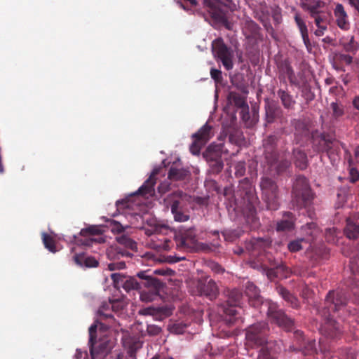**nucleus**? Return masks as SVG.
Listing matches in <instances>:
<instances>
[{
	"instance_id": "obj_24",
	"label": "nucleus",
	"mask_w": 359,
	"mask_h": 359,
	"mask_svg": "<svg viewBox=\"0 0 359 359\" xmlns=\"http://www.w3.org/2000/svg\"><path fill=\"white\" fill-rule=\"evenodd\" d=\"M334 15L335 17L336 24L342 30L347 31L350 29V22L348 16L345 11L344 6L337 3L334 8Z\"/></svg>"
},
{
	"instance_id": "obj_64",
	"label": "nucleus",
	"mask_w": 359,
	"mask_h": 359,
	"mask_svg": "<svg viewBox=\"0 0 359 359\" xmlns=\"http://www.w3.org/2000/svg\"><path fill=\"white\" fill-rule=\"evenodd\" d=\"M355 159L358 163H359V146H358L354 151Z\"/></svg>"
},
{
	"instance_id": "obj_26",
	"label": "nucleus",
	"mask_w": 359,
	"mask_h": 359,
	"mask_svg": "<svg viewBox=\"0 0 359 359\" xmlns=\"http://www.w3.org/2000/svg\"><path fill=\"white\" fill-rule=\"evenodd\" d=\"M211 126L208 124L204 125L197 133L192 135L194 139V147H198V145L204 146L210 139Z\"/></svg>"
},
{
	"instance_id": "obj_46",
	"label": "nucleus",
	"mask_w": 359,
	"mask_h": 359,
	"mask_svg": "<svg viewBox=\"0 0 359 359\" xmlns=\"http://www.w3.org/2000/svg\"><path fill=\"white\" fill-rule=\"evenodd\" d=\"M305 242L304 238L291 241L287 244V249L291 252H297L303 248L302 243Z\"/></svg>"
},
{
	"instance_id": "obj_36",
	"label": "nucleus",
	"mask_w": 359,
	"mask_h": 359,
	"mask_svg": "<svg viewBox=\"0 0 359 359\" xmlns=\"http://www.w3.org/2000/svg\"><path fill=\"white\" fill-rule=\"evenodd\" d=\"M302 229L305 235L310 237V238H307L309 242L314 241L320 234L319 229L314 222L307 223L306 226L302 227Z\"/></svg>"
},
{
	"instance_id": "obj_8",
	"label": "nucleus",
	"mask_w": 359,
	"mask_h": 359,
	"mask_svg": "<svg viewBox=\"0 0 359 359\" xmlns=\"http://www.w3.org/2000/svg\"><path fill=\"white\" fill-rule=\"evenodd\" d=\"M137 276L142 279L143 287L146 288L140 291V299L142 302H152L160 294L164 284L155 277L147 274V271L137 273Z\"/></svg>"
},
{
	"instance_id": "obj_20",
	"label": "nucleus",
	"mask_w": 359,
	"mask_h": 359,
	"mask_svg": "<svg viewBox=\"0 0 359 359\" xmlns=\"http://www.w3.org/2000/svg\"><path fill=\"white\" fill-rule=\"evenodd\" d=\"M292 125L294 128V142L295 144H300L311 135L309 126L306 121L294 119L292 121Z\"/></svg>"
},
{
	"instance_id": "obj_12",
	"label": "nucleus",
	"mask_w": 359,
	"mask_h": 359,
	"mask_svg": "<svg viewBox=\"0 0 359 359\" xmlns=\"http://www.w3.org/2000/svg\"><path fill=\"white\" fill-rule=\"evenodd\" d=\"M203 6L215 22L222 24L229 30L232 29V25L229 21L225 11L220 7L219 1L203 0Z\"/></svg>"
},
{
	"instance_id": "obj_19",
	"label": "nucleus",
	"mask_w": 359,
	"mask_h": 359,
	"mask_svg": "<svg viewBox=\"0 0 359 359\" xmlns=\"http://www.w3.org/2000/svg\"><path fill=\"white\" fill-rule=\"evenodd\" d=\"M324 317L325 318V322L320 328L322 334L332 339L339 337L341 334L339 324L331 318V316H328L327 314Z\"/></svg>"
},
{
	"instance_id": "obj_62",
	"label": "nucleus",
	"mask_w": 359,
	"mask_h": 359,
	"mask_svg": "<svg viewBox=\"0 0 359 359\" xmlns=\"http://www.w3.org/2000/svg\"><path fill=\"white\" fill-rule=\"evenodd\" d=\"M340 90H342L341 87H339L337 86H332L330 88L329 92L331 94H338L340 91Z\"/></svg>"
},
{
	"instance_id": "obj_54",
	"label": "nucleus",
	"mask_w": 359,
	"mask_h": 359,
	"mask_svg": "<svg viewBox=\"0 0 359 359\" xmlns=\"http://www.w3.org/2000/svg\"><path fill=\"white\" fill-rule=\"evenodd\" d=\"M359 180V171L355 168H351L349 170V181L352 183L357 182Z\"/></svg>"
},
{
	"instance_id": "obj_18",
	"label": "nucleus",
	"mask_w": 359,
	"mask_h": 359,
	"mask_svg": "<svg viewBox=\"0 0 359 359\" xmlns=\"http://www.w3.org/2000/svg\"><path fill=\"white\" fill-rule=\"evenodd\" d=\"M111 280L117 284H122L123 289L129 292L130 290H141L143 287V283H142V279L140 282H138L135 278L130 277L126 280L125 277L121 273H115L111 275Z\"/></svg>"
},
{
	"instance_id": "obj_4",
	"label": "nucleus",
	"mask_w": 359,
	"mask_h": 359,
	"mask_svg": "<svg viewBox=\"0 0 359 359\" xmlns=\"http://www.w3.org/2000/svg\"><path fill=\"white\" fill-rule=\"evenodd\" d=\"M313 198L314 194L307 179L302 175L297 176L292 191V205L297 208H307L312 203Z\"/></svg>"
},
{
	"instance_id": "obj_42",
	"label": "nucleus",
	"mask_w": 359,
	"mask_h": 359,
	"mask_svg": "<svg viewBox=\"0 0 359 359\" xmlns=\"http://www.w3.org/2000/svg\"><path fill=\"white\" fill-rule=\"evenodd\" d=\"M116 241L120 245L126 247V248L132 250H137V243L128 236L122 235L118 236L116 238Z\"/></svg>"
},
{
	"instance_id": "obj_27",
	"label": "nucleus",
	"mask_w": 359,
	"mask_h": 359,
	"mask_svg": "<svg viewBox=\"0 0 359 359\" xmlns=\"http://www.w3.org/2000/svg\"><path fill=\"white\" fill-rule=\"evenodd\" d=\"M156 172H152L149 177L144 182V184L138 189L137 194L148 198L154 194V185L156 184Z\"/></svg>"
},
{
	"instance_id": "obj_28",
	"label": "nucleus",
	"mask_w": 359,
	"mask_h": 359,
	"mask_svg": "<svg viewBox=\"0 0 359 359\" xmlns=\"http://www.w3.org/2000/svg\"><path fill=\"white\" fill-rule=\"evenodd\" d=\"M189 175L190 172L187 169L174 163L170 168L168 177L172 181H180L186 180Z\"/></svg>"
},
{
	"instance_id": "obj_37",
	"label": "nucleus",
	"mask_w": 359,
	"mask_h": 359,
	"mask_svg": "<svg viewBox=\"0 0 359 359\" xmlns=\"http://www.w3.org/2000/svg\"><path fill=\"white\" fill-rule=\"evenodd\" d=\"M277 94L285 108L290 109L293 107L295 102L292 99V95L287 91L283 89H279L277 92Z\"/></svg>"
},
{
	"instance_id": "obj_2",
	"label": "nucleus",
	"mask_w": 359,
	"mask_h": 359,
	"mask_svg": "<svg viewBox=\"0 0 359 359\" xmlns=\"http://www.w3.org/2000/svg\"><path fill=\"white\" fill-rule=\"evenodd\" d=\"M300 6L308 13L317 27L314 34L318 37L323 36L328 29L331 19L330 12L324 9L325 3L320 0H304Z\"/></svg>"
},
{
	"instance_id": "obj_48",
	"label": "nucleus",
	"mask_w": 359,
	"mask_h": 359,
	"mask_svg": "<svg viewBox=\"0 0 359 359\" xmlns=\"http://www.w3.org/2000/svg\"><path fill=\"white\" fill-rule=\"evenodd\" d=\"M350 266L352 273L354 274V279L358 280L357 276H359V255L351 258L350 261Z\"/></svg>"
},
{
	"instance_id": "obj_47",
	"label": "nucleus",
	"mask_w": 359,
	"mask_h": 359,
	"mask_svg": "<svg viewBox=\"0 0 359 359\" xmlns=\"http://www.w3.org/2000/svg\"><path fill=\"white\" fill-rule=\"evenodd\" d=\"M234 175L236 177H243L246 171L245 162L244 161L236 162L234 165Z\"/></svg>"
},
{
	"instance_id": "obj_23",
	"label": "nucleus",
	"mask_w": 359,
	"mask_h": 359,
	"mask_svg": "<svg viewBox=\"0 0 359 359\" xmlns=\"http://www.w3.org/2000/svg\"><path fill=\"white\" fill-rule=\"evenodd\" d=\"M271 241L269 238H253L246 243V249L250 251L253 256L257 253L261 254L265 249L271 245Z\"/></svg>"
},
{
	"instance_id": "obj_5",
	"label": "nucleus",
	"mask_w": 359,
	"mask_h": 359,
	"mask_svg": "<svg viewBox=\"0 0 359 359\" xmlns=\"http://www.w3.org/2000/svg\"><path fill=\"white\" fill-rule=\"evenodd\" d=\"M241 197V203H243V210L246 215V222L251 224L252 229L259 226V219L256 216L255 205L257 203L258 198L255 194L253 188L247 185L246 187L240 189L238 191Z\"/></svg>"
},
{
	"instance_id": "obj_51",
	"label": "nucleus",
	"mask_w": 359,
	"mask_h": 359,
	"mask_svg": "<svg viewBox=\"0 0 359 359\" xmlns=\"http://www.w3.org/2000/svg\"><path fill=\"white\" fill-rule=\"evenodd\" d=\"M224 167V163L221 159L212 161L211 163V168L213 172H219Z\"/></svg>"
},
{
	"instance_id": "obj_1",
	"label": "nucleus",
	"mask_w": 359,
	"mask_h": 359,
	"mask_svg": "<svg viewBox=\"0 0 359 359\" xmlns=\"http://www.w3.org/2000/svg\"><path fill=\"white\" fill-rule=\"evenodd\" d=\"M245 294L248 297L250 304L255 308L266 310L269 319L286 331H292L294 321L285 312L278 309V305L269 300H263L259 294V290L252 282L245 284Z\"/></svg>"
},
{
	"instance_id": "obj_14",
	"label": "nucleus",
	"mask_w": 359,
	"mask_h": 359,
	"mask_svg": "<svg viewBox=\"0 0 359 359\" xmlns=\"http://www.w3.org/2000/svg\"><path fill=\"white\" fill-rule=\"evenodd\" d=\"M116 303V301L103 302L97 311V319L94 324L97 326L100 325L102 330L114 326L116 320L112 315V311L115 309Z\"/></svg>"
},
{
	"instance_id": "obj_3",
	"label": "nucleus",
	"mask_w": 359,
	"mask_h": 359,
	"mask_svg": "<svg viewBox=\"0 0 359 359\" xmlns=\"http://www.w3.org/2000/svg\"><path fill=\"white\" fill-rule=\"evenodd\" d=\"M278 137L272 135L264 139L263 141L264 154L265 160L271 169H273L277 175H281L290 167L291 163L286 158L278 160Z\"/></svg>"
},
{
	"instance_id": "obj_30",
	"label": "nucleus",
	"mask_w": 359,
	"mask_h": 359,
	"mask_svg": "<svg viewBox=\"0 0 359 359\" xmlns=\"http://www.w3.org/2000/svg\"><path fill=\"white\" fill-rule=\"evenodd\" d=\"M341 46H342L344 50L352 54H355L359 49V44L355 40L353 35H347L344 36L339 40Z\"/></svg>"
},
{
	"instance_id": "obj_34",
	"label": "nucleus",
	"mask_w": 359,
	"mask_h": 359,
	"mask_svg": "<svg viewBox=\"0 0 359 359\" xmlns=\"http://www.w3.org/2000/svg\"><path fill=\"white\" fill-rule=\"evenodd\" d=\"M293 156L296 167L300 170H304L308 165V159L306 154L300 149H293Z\"/></svg>"
},
{
	"instance_id": "obj_41",
	"label": "nucleus",
	"mask_w": 359,
	"mask_h": 359,
	"mask_svg": "<svg viewBox=\"0 0 359 359\" xmlns=\"http://www.w3.org/2000/svg\"><path fill=\"white\" fill-rule=\"evenodd\" d=\"M274 343H269L261 348L257 359H276L273 356V346Z\"/></svg>"
},
{
	"instance_id": "obj_32",
	"label": "nucleus",
	"mask_w": 359,
	"mask_h": 359,
	"mask_svg": "<svg viewBox=\"0 0 359 359\" xmlns=\"http://www.w3.org/2000/svg\"><path fill=\"white\" fill-rule=\"evenodd\" d=\"M228 100L231 104H233L238 108L243 109V112L246 113L248 116V104L241 95L236 92H230L228 95Z\"/></svg>"
},
{
	"instance_id": "obj_61",
	"label": "nucleus",
	"mask_w": 359,
	"mask_h": 359,
	"mask_svg": "<svg viewBox=\"0 0 359 359\" xmlns=\"http://www.w3.org/2000/svg\"><path fill=\"white\" fill-rule=\"evenodd\" d=\"M198 147H194V142L192 143L190 150L191 152L194 155H198L200 153L201 148L203 147V145H198Z\"/></svg>"
},
{
	"instance_id": "obj_57",
	"label": "nucleus",
	"mask_w": 359,
	"mask_h": 359,
	"mask_svg": "<svg viewBox=\"0 0 359 359\" xmlns=\"http://www.w3.org/2000/svg\"><path fill=\"white\" fill-rule=\"evenodd\" d=\"M294 337L297 341L299 346H300V344H302V342L305 340L304 333L301 330H295L294 332Z\"/></svg>"
},
{
	"instance_id": "obj_21",
	"label": "nucleus",
	"mask_w": 359,
	"mask_h": 359,
	"mask_svg": "<svg viewBox=\"0 0 359 359\" xmlns=\"http://www.w3.org/2000/svg\"><path fill=\"white\" fill-rule=\"evenodd\" d=\"M296 25L300 32L303 42L309 53L312 51V45L309 36V30L304 19L299 13H296L294 16Z\"/></svg>"
},
{
	"instance_id": "obj_45",
	"label": "nucleus",
	"mask_w": 359,
	"mask_h": 359,
	"mask_svg": "<svg viewBox=\"0 0 359 359\" xmlns=\"http://www.w3.org/2000/svg\"><path fill=\"white\" fill-rule=\"evenodd\" d=\"M43 243L46 248H47L51 252H55L57 251L55 240L50 235L43 233L42 234Z\"/></svg>"
},
{
	"instance_id": "obj_50",
	"label": "nucleus",
	"mask_w": 359,
	"mask_h": 359,
	"mask_svg": "<svg viewBox=\"0 0 359 359\" xmlns=\"http://www.w3.org/2000/svg\"><path fill=\"white\" fill-rule=\"evenodd\" d=\"M337 60L340 64L344 63L349 65L353 62V57L347 54L340 53L337 55Z\"/></svg>"
},
{
	"instance_id": "obj_38",
	"label": "nucleus",
	"mask_w": 359,
	"mask_h": 359,
	"mask_svg": "<svg viewBox=\"0 0 359 359\" xmlns=\"http://www.w3.org/2000/svg\"><path fill=\"white\" fill-rule=\"evenodd\" d=\"M280 111V109L274 104H267L265 106L266 121L268 123L274 122Z\"/></svg>"
},
{
	"instance_id": "obj_16",
	"label": "nucleus",
	"mask_w": 359,
	"mask_h": 359,
	"mask_svg": "<svg viewBox=\"0 0 359 359\" xmlns=\"http://www.w3.org/2000/svg\"><path fill=\"white\" fill-rule=\"evenodd\" d=\"M196 287L201 296H205L210 300L215 299L219 293L216 283L212 279L199 280Z\"/></svg>"
},
{
	"instance_id": "obj_39",
	"label": "nucleus",
	"mask_w": 359,
	"mask_h": 359,
	"mask_svg": "<svg viewBox=\"0 0 359 359\" xmlns=\"http://www.w3.org/2000/svg\"><path fill=\"white\" fill-rule=\"evenodd\" d=\"M340 230L335 227L327 228L325 231V238L327 243L335 244L338 242Z\"/></svg>"
},
{
	"instance_id": "obj_40",
	"label": "nucleus",
	"mask_w": 359,
	"mask_h": 359,
	"mask_svg": "<svg viewBox=\"0 0 359 359\" xmlns=\"http://www.w3.org/2000/svg\"><path fill=\"white\" fill-rule=\"evenodd\" d=\"M244 29L249 32V36H256L259 34L260 27L251 19H247L244 23Z\"/></svg>"
},
{
	"instance_id": "obj_13",
	"label": "nucleus",
	"mask_w": 359,
	"mask_h": 359,
	"mask_svg": "<svg viewBox=\"0 0 359 359\" xmlns=\"http://www.w3.org/2000/svg\"><path fill=\"white\" fill-rule=\"evenodd\" d=\"M212 53L215 57L222 62L226 70L233 68V51L231 48L224 43L222 39H217L212 42Z\"/></svg>"
},
{
	"instance_id": "obj_22",
	"label": "nucleus",
	"mask_w": 359,
	"mask_h": 359,
	"mask_svg": "<svg viewBox=\"0 0 359 359\" xmlns=\"http://www.w3.org/2000/svg\"><path fill=\"white\" fill-rule=\"evenodd\" d=\"M344 234L349 239H357L359 236V212L346 219Z\"/></svg>"
},
{
	"instance_id": "obj_44",
	"label": "nucleus",
	"mask_w": 359,
	"mask_h": 359,
	"mask_svg": "<svg viewBox=\"0 0 359 359\" xmlns=\"http://www.w3.org/2000/svg\"><path fill=\"white\" fill-rule=\"evenodd\" d=\"M330 109L332 111V117L337 119L344 114V105L338 102H332L330 104Z\"/></svg>"
},
{
	"instance_id": "obj_35",
	"label": "nucleus",
	"mask_w": 359,
	"mask_h": 359,
	"mask_svg": "<svg viewBox=\"0 0 359 359\" xmlns=\"http://www.w3.org/2000/svg\"><path fill=\"white\" fill-rule=\"evenodd\" d=\"M279 294L294 309L299 307L298 299L291 294L286 288L280 287L278 288Z\"/></svg>"
},
{
	"instance_id": "obj_9",
	"label": "nucleus",
	"mask_w": 359,
	"mask_h": 359,
	"mask_svg": "<svg viewBox=\"0 0 359 359\" xmlns=\"http://www.w3.org/2000/svg\"><path fill=\"white\" fill-rule=\"evenodd\" d=\"M269 332L268 324L265 322H259L248 327L245 333V339L248 345L261 348L266 346L267 344L273 343L267 339Z\"/></svg>"
},
{
	"instance_id": "obj_6",
	"label": "nucleus",
	"mask_w": 359,
	"mask_h": 359,
	"mask_svg": "<svg viewBox=\"0 0 359 359\" xmlns=\"http://www.w3.org/2000/svg\"><path fill=\"white\" fill-rule=\"evenodd\" d=\"M311 140L313 151L318 154L325 153L330 156L336 151V138L332 133L315 130L311 133Z\"/></svg>"
},
{
	"instance_id": "obj_49",
	"label": "nucleus",
	"mask_w": 359,
	"mask_h": 359,
	"mask_svg": "<svg viewBox=\"0 0 359 359\" xmlns=\"http://www.w3.org/2000/svg\"><path fill=\"white\" fill-rule=\"evenodd\" d=\"M237 308L241 309V306H229L226 304L224 308V312L228 316L236 317L239 313Z\"/></svg>"
},
{
	"instance_id": "obj_11",
	"label": "nucleus",
	"mask_w": 359,
	"mask_h": 359,
	"mask_svg": "<svg viewBox=\"0 0 359 359\" xmlns=\"http://www.w3.org/2000/svg\"><path fill=\"white\" fill-rule=\"evenodd\" d=\"M262 198L267 209L276 210L279 207L278 189L276 183L269 177H263L260 181Z\"/></svg>"
},
{
	"instance_id": "obj_56",
	"label": "nucleus",
	"mask_w": 359,
	"mask_h": 359,
	"mask_svg": "<svg viewBox=\"0 0 359 359\" xmlns=\"http://www.w3.org/2000/svg\"><path fill=\"white\" fill-rule=\"evenodd\" d=\"M210 76L212 79L216 82H219L222 80V72L219 69L212 68L210 70Z\"/></svg>"
},
{
	"instance_id": "obj_59",
	"label": "nucleus",
	"mask_w": 359,
	"mask_h": 359,
	"mask_svg": "<svg viewBox=\"0 0 359 359\" xmlns=\"http://www.w3.org/2000/svg\"><path fill=\"white\" fill-rule=\"evenodd\" d=\"M172 270L171 269H156L154 271V273L156 275H161V276H165V275H171L172 273Z\"/></svg>"
},
{
	"instance_id": "obj_33",
	"label": "nucleus",
	"mask_w": 359,
	"mask_h": 359,
	"mask_svg": "<svg viewBox=\"0 0 359 359\" xmlns=\"http://www.w3.org/2000/svg\"><path fill=\"white\" fill-rule=\"evenodd\" d=\"M226 304L229 306H241L243 302V295L238 289H232L227 291Z\"/></svg>"
},
{
	"instance_id": "obj_53",
	"label": "nucleus",
	"mask_w": 359,
	"mask_h": 359,
	"mask_svg": "<svg viewBox=\"0 0 359 359\" xmlns=\"http://www.w3.org/2000/svg\"><path fill=\"white\" fill-rule=\"evenodd\" d=\"M226 240L229 241H233L235 239L240 237L241 234L237 231H226L223 233Z\"/></svg>"
},
{
	"instance_id": "obj_10",
	"label": "nucleus",
	"mask_w": 359,
	"mask_h": 359,
	"mask_svg": "<svg viewBox=\"0 0 359 359\" xmlns=\"http://www.w3.org/2000/svg\"><path fill=\"white\" fill-rule=\"evenodd\" d=\"M348 299L346 292L343 290H337L330 291L326 295L325 299V306L320 311L323 316H331L332 313H335L344 307Z\"/></svg>"
},
{
	"instance_id": "obj_55",
	"label": "nucleus",
	"mask_w": 359,
	"mask_h": 359,
	"mask_svg": "<svg viewBox=\"0 0 359 359\" xmlns=\"http://www.w3.org/2000/svg\"><path fill=\"white\" fill-rule=\"evenodd\" d=\"M111 231L114 233H122L124 231L123 226L118 222L113 221L111 223Z\"/></svg>"
},
{
	"instance_id": "obj_43",
	"label": "nucleus",
	"mask_w": 359,
	"mask_h": 359,
	"mask_svg": "<svg viewBox=\"0 0 359 359\" xmlns=\"http://www.w3.org/2000/svg\"><path fill=\"white\" fill-rule=\"evenodd\" d=\"M299 348L302 350L305 355H312L316 352V341L310 340L306 342L304 340L302 344H300Z\"/></svg>"
},
{
	"instance_id": "obj_52",
	"label": "nucleus",
	"mask_w": 359,
	"mask_h": 359,
	"mask_svg": "<svg viewBox=\"0 0 359 359\" xmlns=\"http://www.w3.org/2000/svg\"><path fill=\"white\" fill-rule=\"evenodd\" d=\"M148 334L151 336H156L160 334L161 329L156 325H148L147 327Z\"/></svg>"
},
{
	"instance_id": "obj_17",
	"label": "nucleus",
	"mask_w": 359,
	"mask_h": 359,
	"mask_svg": "<svg viewBox=\"0 0 359 359\" xmlns=\"http://www.w3.org/2000/svg\"><path fill=\"white\" fill-rule=\"evenodd\" d=\"M101 229L96 226H90L87 228L82 229L79 233L81 236L84 237L83 239L79 238V236L74 235V240L79 245L91 246L94 242H97L96 239L90 238L91 236L100 235Z\"/></svg>"
},
{
	"instance_id": "obj_29",
	"label": "nucleus",
	"mask_w": 359,
	"mask_h": 359,
	"mask_svg": "<svg viewBox=\"0 0 359 359\" xmlns=\"http://www.w3.org/2000/svg\"><path fill=\"white\" fill-rule=\"evenodd\" d=\"M74 263L81 267H96L98 265V262L91 256H86L83 252L76 253L73 256Z\"/></svg>"
},
{
	"instance_id": "obj_25",
	"label": "nucleus",
	"mask_w": 359,
	"mask_h": 359,
	"mask_svg": "<svg viewBox=\"0 0 359 359\" xmlns=\"http://www.w3.org/2000/svg\"><path fill=\"white\" fill-rule=\"evenodd\" d=\"M172 313V309L168 306L147 307L140 311L142 315L153 316L160 319L170 316Z\"/></svg>"
},
{
	"instance_id": "obj_63",
	"label": "nucleus",
	"mask_w": 359,
	"mask_h": 359,
	"mask_svg": "<svg viewBox=\"0 0 359 359\" xmlns=\"http://www.w3.org/2000/svg\"><path fill=\"white\" fill-rule=\"evenodd\" d=\"M353 105L355 109L359 111V95L355 96L353 99Z\"/></svg>"
},
{
	"instance_id": "obj_7",
	"label": "nucleus",
	"mask_w": 359,
	"mask_h": 359,
	"mask_svg": "<svg viewBox=\"0 0 359 359\" xmlns=\"http://www.w3.org/2000/svg\"><path fill=\"white\" fill-rule=\"evenodd\" d=\"M97 325L96 324H93L89 327L88 344L90 345L91 359H104L112 348V343L107 338H102L97 341Z\"/></svg>"
},
{
	"instance_id": "obj_15",
	"label": "nucleus",
	"mask_w": 359,
	"mask_h": 359,
	"mask_svg": "<svg viewBox=\"0 0 359 359\" xmlns=\"http://www.w3.org/2000/svg\"><path fill=\"white\" fill-rule=\"evenodd\" d=\"M173 196L177 198L174 199L170 205L171 212L176 222H184L189 219V216L183 212V201L187 197V194L183 191H178L173 194Z\"/></svg>"
},
{
	"instance_id": "obj_31",
	"label": "nucleus",
	"mask_w": 359,
	"mask_h": 359,
	"mask_svg": "<svg viewBox=\"0 0 359 359\" xmlns=\"http://www.w3.org/2000/svg\"><path fill=\"white\" fill-rule=\"evenodd\" d=\"M294 227V215L292 212H286L283 215V218L277 222V231H290Z\"/></svg>"
},
{
	"instance_id": "obj_60",
	"label": "nucleus",
	"mask_w": 359,
	"mask_h": 359,
	"mask_svg": "<svg viewBox=\"0 0 359 359\" xmlns=\"http://www.w3.org/2000/svg\"><path fill=\"white\" fill-rule=\"evenodd\" d=\"M348 4L358 13L359 15V0H347Z\"/></svg>"
},
{
	"instance_id": "obj_58",
	"label": "nucleus",
	"mask_w": 359,
	"mask_h": 359,
	"mask_svg": "<svg viewBox=\"0 0 359 359\" xmlns=\"http://www.w3.org/2000/svg\"><path fill=\"white\" fill-rule=\"evenodd\" d=\"M170 184L167 182L161 183L158 187V191L160 194H164L168 191Z\"/></svg>"
}]
</instances>
